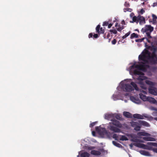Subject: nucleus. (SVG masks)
<instances>
[{"label":"nucleus","instance_id":"f257e3e1","mask_svg":"<svg viewBox=\"0 0 157 157\" xmlns=\"http://www.w3.org/2000/svg\"><path fill=\"white\" fill-rule=\"evenodd\" d=\"M148 42L152 46L151 48V52L149 50L144 49L138 57L139 62L138 64L136 63L130 66L127 70L129 71L130 75L134 79L138 80V84L140 85L141 88L143 89H147L146 84L150 86L154 85L153 82L146 79V77L144 76L143 72L148 71L150 69L149 64H155L157 63V57L156 52V49L153 46L151 40H147Z\"/></svg>","mask_w":157,"mask_h":157},{"label":"nucleus","instance_id":"f03ea898","mask_svg":"<svg viewBox=\"0 0 157 157\" xmlns=\"http://www.w3.org/2000/svg\"><path fill=\"white\" fill-rule=\"evenodd\" d=\"M115 116V114L107 113L105 114V118L112 121L109 123L107 126L108 129L114 132H121V130L117 127L121 128L122 125L118 121L114 118Z\"/></svg>","mask_w":157,"mask_h":157},{"label":"nucleus","instance_id":"7ed1b4c3","mask_svg":"<svg viewBox=\"0 0 157 157\" xmlns=\"http://www.w3.org/2000/svg\"><path fill=\"white\" fill-rule=\"evenodd\" d=\"M134 88L136 91H139V89L136 84L131 82V79H126L122 81L120 83V86L117 88L119 91L130 92L134 90Z\"/></svg>","mask_w":157,"mask_h":157},{"label":"nucleus","instance_id":"20e7f679","mask_svg":"<svg viewBox=\"0 0 157 157\" xmlns=\"http://www.w3.org/2000/svg\"><path fill=\"white\" fill-rule=\"evenodd\" d=\"M96 33H90L88 35L89 38H97L99 36L100 34H103L104 33L105 30L102 27H101L100 25H98L96 28Z\"/></svg>","mask_w":157,"mask_h":157},{"label":"nucleus","instance_id":"39448f33","mask_svg":"<svg viewBox=\"0 0 157 157\" xmlns=\"http://www.w3.org/2000/svg\"><path fill=\"white\" fill-rule=\"evenodd\" d=\"M133 145H134L136 147L144 149H148L149 150H152L154 152L157 153V148H155L152 149L151 147H149L148 146L145 145L143 144L139 143H134L133 144H130L129 145L131 149L132 148Z\"/></svg>","mask_w":157,"mask_h":157},{"label":"nucleus","instance_id":"423d86ee","mask_svg":"<svg viewBox=\"0 0 157 157\" xmlns=\"http://www.w3.org/2000/svg\"><path fill=\"white\" fill-rule=\"evenodd\" d=\"M96 130L99 134L102 137L109 136V133L105 129V128L100 127H96Z\"/></svg>","mask_w":157,"mask_h":157},{"label":"nucleus","instance_id":"0eeeda50","mask_svg":"<svg viewBox=\"0 0 157 157\" xmlns=\"http://www.w3.org/2000/svg\"><path fill=\"white\" fill-rule=\"evenodd\" d=\"M130 99L132 102L136 104H139L141 103L140 100L139 99L138 95L134 96H131L130 97Z\"/></svg>","mask_w":157,"mask_h":157},{"label":"nucleus","instance_id":"6e6552de","mask_svg":"<svg viewBox=\"0 0 157 157\" xmlns=\"http://www.w3.org/2000/svg\"><path fill=\"white\" fill-rule=\"evenodd\" d=\"M131 126L134 128V129L136 131H139L141 128L140 124L138 122L132 121L131 122Z\"/></svg>","mask_w":157,"mask_h":157},{"label":"nucleus","instance_id":"1a4fd4ad","mask_svg":"<svg viewBox=\"0 0 157 157\" xmlns=\"http://www.w3.org/2000/svg\"><path fill=\"white\" fill-rule=\"evenodd\" d=\"M153 27L150 25H146L145 27L143 28L141 30L142 32H151L153 30Z\"/></svg>","mask_w":157,"mask_h":157},{"label":"nucleus","instance_id":"9d476101","mask_svg":"<svg viewBox=\"0 0 157 157\" xmlns=\"http://www.w3.org/2000/svg\"><path fill=\"white\" fill-rule=\"evenodd\" d=\"M79 155L81 157H89L90 156V154L87 152L82 151H80L79 152V155L77 156V157H78Z\"/></svg>","mask_w":157,"mask_h":157},{"label":"nucleus","instance_id":"9b49d317","mask_svg":"<svg viewBox=\"0 0 157 157\" xmlns=\"http://www.w3.org/2000/svg\"><path fill=\"white\" fill-rule=\"evenodd\" d=\"M120 93V92H116V93H115V94L113 95L112 98L114 101H116L119 99L122 100L120 98V97L119 94Z\"/></svg>","mask_w":157,"mask_h":157},{"label":"nucleus","instance_id":"f8f14e48","mask_svg":"<svg viewBox=\"0 0 157 157\" xmlns=\"http://www.w3.org/2000/svg\"><path fill=\"white\" fill-rule=\"evenodd\" d=\"M138 21L140 25H143L145 23V18L143 16H138Z\"/></svg>","mask_w":157,"mask_h":157},{"label":"nucleus","instance_id":"ddd939ff","mask_svg":"<svg viewBox=\"0 0 157 157\" xmlns=\"http://www.w3.org/2000/svg\"><path fill=\"white\" fill-rule=\"evenodd\" d=\"M148 91L150 94L154 95H156L157 94V92L155 89L154 88H149L148 89Z\"/></svg>","mask_w":157,"mask_h":157},{"label":"nucleus","instance_id":"4468645a","mask_svg":"<svg viewBox=\"0 0 157 157\" xmlns=\"http://www.w3.org/2000/svg\"><path fill=\"white\" fill-rule=\"evenodd\" d=\"M138 136H151L150 134L147 133L145 132H139L137 133Z\"/></svg>","mask_w":157,"mask_h":157},{"label":"nucleus","instance_id":"2eb2a0df","mask_svg":"<svg viewBox=\"0 0 157 157\" xmlns=\"http://www.w3.org/2000/svg\"><path fill=\"white\" fill-rule=\"evenodd\" d=\"M139 122L140 125H142L147 127L150 126V125L149 123L146 121L142 120H139Z\"/></svg>","mask_w":157,"mask_h":157},{"label":"nucleus","instance_id":"dca6fc26","mask_svg":"<svg viewBox=\"0 0 157 157\" xmlns=\"http://www.w3.org/2000/svg\"><path fill=\"white\" fill-rule=\"evenodd\" d=\"M133 117L134 118H136L139 119H144V116L142 115L138 114H135L133 115Z\"/></svg>","mask_w":157,"mask_h":157},{"label":"nucleus","instance_id":"f3484780","mask_svg":"<svg viewBox=\"0 0 157 157\" xmlns=\"http://www.w3.org/2000/svg\"><path fill=\"white\" fill-rule=\"evenodd\" d=\"M143 139L145 141H154L156 140L155 138L150 137H144Z\"/></svg>","mask_w":157,"mask_h":157},{"label":"nucleus","instance_id":"a211bd4d","mask_svg":"<svg viewBox=\"0 0 157 157\" xmlns=\"http://www.w3.org/2000/svg\"><path fill=\"white\" fill-rule=\"evenodd\" d=\"M140 154L144 155L146 156H151V155L148 152L145 150H141L140 151Z\"/></svg>","mask_w":157,"mask_h":157},{"label":"nucleus","instance_id":"6ab92c4d","mask_svg":"<svg viewBox=\"0 0 157 157\" xmlns=\"http://www.w3.org/2000/svg\"><path fill=\"white\" fill-rule=\"evenodd\" d=\"M147 101L153 104H156L157 102L156 101L155 98L150 97H148V99Z\"/></svg>","mask_w":157,"mask_h":157},{"label":"nucleus","instance_id":"aec40b11","mask_svg":"<svg viewBox=\"0 0 157 157\" xmlns=\"http://www.w3.org/2000/svg\"><path fill=\"white\" fill-rule=\"evenodd\" d=\"M140 97L141 99L144 101H146L148 99V97L142 94H139Z\"/></svg>","mask_w":157,"mask_h":157},{"label":"nucleus","instance_id":"412c9836","mask_svg":"<svg viewBox=\"0 0 157 157\" xmlns=\"http://www.w3.org/2000/svg\"><path fill=\"white\" fill-rule=\"evenodd\" d=\"M130 22L131 23H133L135 22L136 24H138L139 22L138 16L137 17H136V16L133 17L132 19V21H130Z\"/></svg>","mask_w":157,"mask_h":157},{"label":"nucleus","instance_id":"4be33fe9","mask_svg":"<svg viewBox=\"0 0 157 157\" xmlns=\"http://www.w3.org/2000/svg\"><path fill=\"white\" fill-rule=\"evenodd\" d=\"M145 32L146 33L147 37H143L140 39H148L151 38V32Z\"/></svg>","mask_w":157,"mask_h":157},{"label":"nucleus","instance_id":"5701e85b","mask_svg":"<svg viewBox=\"0 0 157 157\" xmlns=\"http://www.w3.org/2000/svg\"><path fill=\"white\" fill-rule=\"evenodd\" d=\"M131 141L134 142H136V143H144V141L143 140L138 139L136 138H133L131 139Z\"/></svg>","mask_w":157,"mask_h":157},{"label":"nucleus","instance_id":"b1692460","mask_svg":"<svg viewBox=\"0 0 157 157\" xmlns=\"http://www.w3.org/2000/svg\"><path fill=\"white\" fill-rule=\"evenodd\" d=\"M91 154L95 155H99L101 154V153L99 151L95 150L92 151L91 152Z\"/></svg>","mask_w":157,"mask_h":157},{"label":"nucleus","instance_id":"393cba45","mask_svg":"<svg viewBox=\"0 0 157 157\" xmlns=\"http://www.w3.org/2000/svg\"><path fill=\"white\" fill-rule=\"evenodd\" d=\"M152 17L153 18V24H155L157 22V17L154 14L152 15Z\"/></svg>","mask_w":157,"mask_h":157},{"label":"nucleus","instance_id":"a878e982","mask_svg":"<svg viewBox=\"0 0 157 157\" xmlns=\"http://www.w3.org/2000/svg\"><path fill=\"white\" fill-rule=\"evenodd\" d=\"M119 139L122 141H126L128 140L127 137L125 136H120Z\"/></svg>","mask_w":157,"mask_h":157},{"label":"nucleus","instance_id":"bb28decb","mask_svg":"<svg viewBox=\"0 0 157 157\" xmlns=\"http://www.w3.org/2000/svg\"><path fill=\"white\" fill-rule=\"evenodd\" d=\"M113 144L115 146L119 147V148H122V146L120 144L117 143V142L115 141H112Z\"/></svg>","mask_w":157,"mask_h":157},{"label":"nucleus","instance_id":"cd10ccee","mask_svg":"<svg viewBox=\"0 0 157 157\" xmlns=\"http://www.w3.org/2000/svg\"><path fill=\"white\" fill-rule=\"evenodd\" d=\"M123 115L124 116L127 117L129 118L132 117L131 114L128 112H123Z\"/></svg>","mask_w":157,"mask_h":157},{"label":"nucleus","instance_id":"c85d7f7f","mask_svg":"<svg viewBox=\"0 0 157 157\" xmlns=\"http://www.w3.org/2000/svg\"><path fill=\"white\" fill-rule=\"evenodd\" d=\"M138 35L137 34H136L134 33H132L131 36L130 38L131 39L133 38H138Z\"/></svg>","mask_w":157,"mask_h":157},{"label":"nucleus","instance_id":"c756f323","mask_svg":"<svg viewBox=\"0 0 157 157\" xmlns=\"http://www.w3.org/2000/svg\"><path fill=\"white\" fill-rule=\"evenodd\" d=\"M124 26L123 25L121 26L120 25H119L118 26V27L117 28V29L118 31H121L123 29H124Z\"/></svg>","mask_w":157,"mask_h":157},{"label":"nucleus","instance_id":"7c9ffc66","mask_svg":"<svg viewBox=\"0 0 157 157\" xmlns=\"http://www.w3.org/2000/svg\"><path fill=\"white\" fill-rule=\"evenodd\" d=\"M120 136L117 134H114L113 135V137L115 140H118L119 139Z\"/></svg>","mask_w":157,"mask_h":157},{"label":"nucleus","instance_id":"2f4dec72","mask_svg":"<svg viewBox=\"0 0 157 157\" xmlns=\"http://www.w3.org/2000/svg\"><path fill=\"white\" fill-rule=\"evenodd\" d=\"M110 32L114 34H116L117 33V30L115 29H110Z\"/></svg>","mask_w":157,"mask_h":157},{"label":"nucleus","instance_id":"473e14b6","mask_svg":"<svg viewBox=\"0 0 157 157\" xmlns=\"http://www.w3.org/2000/svg\"><path fill=\"white\" fill-rule=\"evenodd\" d=\"M149 109L150 110L153 111H157V109L153 106H150Z\"/></svg>","mask_w":157,"mask_h":157},{"label":"nucleus","instance_id":"72a5a7b5","mask_svg":"<svg viewBox=\"0 0 157 157\" xmlns=\"http://www.w3.org/2000/svg\"><path fill=\"white\" fill-rule=\"evenodd\" d=\"M124 11L126 12V11L131 12L132 11V9L130 8H124Z\"/></svg>","mask_w":157,"mask_h":157},{"label":"nucleus","instance_id":"f704fd0d","mask_svg":"<svg viewBox=\"0 0 157 157\" xmlns=\"http://www.w3.org/2000/svg\"><path fill=\"white\" fill-rule=\"evenodd\" d=\"M97 123V122L96 121V122H93L92 123H91L90 124V127H93V126H94L96 123Z\"/></svg>","mask_w":157,"mask_h":157},{"label":"nucleus","instance_id":"c9c22d12","mask_svg":"<svg viewBox=\"0 0 157 157\" xmlns=\"http://www.w3.org/2000/svg\"><path fill=\"white\" fill-rule=\"evenodd\" d=\"M124 6H125L127 7H129L130 6L128 2H126L124 4Z\"/></svg>","mask_w":157,"mask_h":157},{"label":"nucleus","instance_id":"e433bc0d","mask_svg":"<svg viewBox=\"0 0 157 157\" xmlns=\"http://www.w3.org/2000/svg\"><path fill=\"white\" fill-rule=\"evenodd\" d=\"M130 34V33H126L124 36H123L122 37V38L123 39H124L126 38Z\"/></svg>","mask_w":157,"mask_h":157},{"label":"nucleus","instance_id":"4c0bfd02","mask_svg":"<svg viewBox=\"0 0 157 157\" xmlns=\"http://www.w3.org/2000/svg\"><path fill=\"white\" fill-rule=\"evenodd\" d=\"M125 42V40H119V41L118 42V44H121L124 43Z\"/></svg>","mask_w":157,"mask_h":157},{"label":"nucleus","instance_id":"58836bf2","mask_svg":"<svg viewBox=\"0 0 157 157\" xmlns=\"http://www.w3.org/2000/svg\"><path fill=\"white\" fill-rule=\"evenodd\" d=\"M115 117L117 119H119V120H121V117H120L119 116V115H116V114H115Z\"/></svg>","mask_w":157,"mask_h":157},{"label":"nucleus","instance_id":"ea45409f","mask_svg":"<svg viewBox=\"0 0 157 157\" xmlns=\"http://www.w3.org/2000/svg\"><path fill=\"white\" fill-rule=\"evenodd\" d=\"M152 115L154 116H157V112H154L152 113Z\"/></svg>","mask_w":157,"mask_h":157},{"label":"nucleus","instance_id":"a19ab883","mask_svg":"<svg viewBox=\"0 0 157 157\" xmlns=\"http://www.w3.org/2000/svg\"><path fill=\"white\" fill-rule=\"evenodd\" d=\"M144 12L145 11L143 9H142L140 10V13L143 14L144 13Z\"/></svg>","mask_w":157,"mask_h":157},{"label":"nucleus","instance_id":"79ce46f5","mask_svg":"<svg viewBox=\"0 0 157 157\" xmlns=\"http://www.w3.org/2000/svg\"><path fill=\"white\" fill-rule=\"evenodd\" d=\"M108 24V22H103V26H107Z\"/></svg>","mask_w":157,"mask_h":157},{"label":"nucleus","instance_id":"37998d69","mask_svg":"<svg viewBox=\"0 0 157 157\" xmlns=\"http://www.w3.org/2000/svg\"><path fill=\"white\" fill-rule=\"evenodd\" d=\"M117 41L116 40H113L112 41V43L113 44H114L116 43Z\"/></svg>","mask_w":157,"mask_h":157},{"label":"nucleus","instance_id":"c03bdc74","mask_svg":"<svg viewBox=\"0 0 157 157\" xmlns=\"http://www.w3.org/2000/svg\"><path fill=\"white\" fill-rule=\"evenodd\" d=\"M143 116H144V117L145 118H147L148 117V115L146 114H144L143 115Z\"/></svg>","mask_w":157,"mask_h":157},{"label":"nucleus","instance_id":"a18cd8bd","mask_svg":"<svg viewBox=\"0 0 157 157\" xmlns=\"http://www.w3.org/2000/svg\"><path fill=\"white\" fill-rule=\"evenodd\" d=\"M144 40H135L136 42L138 43H140L143 41Z\"/></svg>","mask_w":157,"mask_h":157},{"label":"nucleus","instance_id":"49530a36","mask_svg":"<svg viewBox=\"0 0 157 157\" xmlns=\"http://www.w3.org/2000/svg\"><path fill=\"white\" fill-rule=\"evenodd\" d=\"M152 146H154V147H157V143L153 142L152 145Z\"/></svg>","mask_w":157,"mask_h":157},{"label":"nucleus","instance_id":"de8ad7c7","mask_svg":"<svg viewBox=\"0 0 157 157\" xmlns=\"http://www.w3.org/2000/svg\"><path fill=\"white\" fill-rule=\"evenodd\" d=\"M152 6L153 7L157 6V2L154 3Z\"/></svg>","mask_w":157,"mask_h":157},{"label":"nucleus","instance_id":"09e8293b","mask_svg":"<svg viewBox=\"0 0 157 157\" xmlns=\"http://www.w3.org/2000/svg\"><path fill=\"white\" fill-rule=\"evenodd\" d=\"M153 143V142H148L147 144V145L149 146H152Z\"/></svg>","mask_w":157,"mask_h":157},{"label":"nucleus","instance_id":"8fccbe9b","mask_svg":"<svg viewBox=\"0 0 157 157\" xmlns=\"http://www.w3.org/2000/svg\"><path fill=\"white\" fill-rule=\"evenodd\" d=\"M145 44V46L146 47V48H150V46H148L147 45V43H144Z\"/></svg>","mask_w":157,"mask_h":157},{"label":"nucleus","instance_id":"3c124183","mask_svg":"<svg viewBox=\"0 0 157 157\" xmlns=\"http://www.w3.org/2000/svg\"><path fill=\"white\" fill-rule=\"evenodd\" d=\"M112 24H109L108 25V28H110L112 26Z\"/></svg>","mask_w":157,"mask_h":157},{"label":"nucleus","instance_id":"603ef678","mask_svg":"<svg viewBox=\"0 0 157 157\" xmlns=\"http://www.w3.org/2000/svg\"><path fill=\"white\" fill-rule=\"evenodd\" d=\"M92 135H93V136H95V132H94V131H93L92 132Z\"/></svg>","mask_w":157,"mask_h":157},{"label":"nucleus","instance_id":"864d4df0","mask_svg":"<svg viewBox=\"0 0 157 157\" xmlns=\"http://www.w3.org/2000/svg\"><path fill=\"white\" fill-rule=\"evenodd\" d=\"M121 23L123 25H125V22L124 21V20H123L121 22Z\"/></svg>","mask_w":157,"mask_h":157},{"label":"nucleus","instance_id":"5fc2aeb1","mask_svg":"<svg viewBox=\"0 0 157 157\" xmlns=\"http://www.w3.org/2000/svg\"><path fill=\"white\" fill-rule=\"evenodd\" d=\"M118 23H116V24H115V26L117 28L118 27Z\"/></svg>","mask_w":157,"mask_h":157},{"label":"nucleus","instance_id":"6e6d98bb","mask_svg":"<svg viewBox=\"0 0 157 157\" xmlns=\"http://www.w3.org/2000/svg\"><path fill=\"white\" fill-rule=\"evenodd\" d=\"M154 119L157 121V117H155L154 118Z\"/></svg>","mask_w":157,"mask_h":157},{"label":"nucleus","instance_id":"4d7b16f0","mask_svg":"<svg viewBox=\"0 0 157 157\" xmlns=\"http://www.w3.org/2000/svg\"><path fill=\"white\" fill-rule=\"evenodd\" d=\"M124 102H125V103H126V102H127V100H124Z\"/></svg>","mask_w":157,"mask_h":157},{"label":"nucleus","instance_id":"13d9d810","mask_svg":"<svg viewBox=\"0 0 157 157\" xmlns=\"http://www.w3.org/2000/svg\"><path fill=\"white\" fill-rule=\"evenodd\" d=\"M143 92L145 94H146V92L145 91H143Z\"/></svg>","mask_w":157,"mask_h":157},{"label":"nucleus","instance_id":"bf43d9fd","mask_svg":"<svg viewBox=\"0 0 157 157\" xmlns=\"http://www.w3.org/2000/svg\"><path fill=\"white\" fill-rule=\"evenodd\" d=\"M144 2L142 3V4L143 5H144Z\"/></svg>","mask_w":157,"mask_h":157},{"label":"nucleus","instance_id":"052dcab7","mask_svg":"<svg viewBox=\"0 0 157 157\" xmlns=\"http://www.w3.org/2000/svg\"><path fill=\"white\" fill-rule=\"evenodd\" d=\"M128 94L126 93V94H125V95L127 96V95H128Z\"/></svg>","mask_w":157,"mask_h":157},{"label":"nucleus","instance_id":"680f3d73","mask_svg":"<svg viewBox=\"0 0 157 157\" xmlns=\"http://www.w3.org/2000/svg\"><path fill=\"white\" fill-rule=\"evenodd\" d=\"M138 46H140V44H138Z\"/></svg>","mask_w":157,"mask_h":157},{"label":"nucleus","instance_id":"e2e57ef3","mask_svg":"<svg viewBox=\"0 0 157 157\" xmlns=\"http://www.w3.org/2000/svg\"><path fill=\"white\" fill-rule=\"evenodd\" d=\"M88 149H91L90 148V147H89L88 148Z\"/></svg>","mask_w":157,"mask_h":157},{"label":"nucleus","instance_id":"0e129e2a","mask_svg":"<svg viewBox=\"0 0 157 157\" xmlns=\"http://www.w3.org/2000/svg\"><path fill=\"white\" fill-rule=\"evenodd\" d=\"M132 43H133V42H134V41H133V40H132Z\"/></svg>","mask_w":157,"mask_h":157},{"label":"nucleus","instance_id":"69168bd1","mask_svg":"<svg viewBox=\"0 0 157 157\" xmlns=\"http://www.w3.org/2000/svg\"><path fill=\"white\" fill-rule=\"evenodd\" d=\"M110 40H109V42H110Z\"/></svg>","mask_w":157,"mask_h":157},{"label":"nucleus","instance_id":"338daca9","mask_svg":"<svg viewBox=\"0 0 157 157\" xmlns=\"http://www.w3.org/2000/svg\"><path fill=\"white\" fill-rule=\"evenodd\" d=\"M156 104H157V102H156Z\"/></svg>","mask_w":157,"mask_h":157},{"label":"nucleus","instance_id":"774afa93","mask_svg":"<svg viewBox=\"0 0 157 157\" xmlns=\"http://www.w3.org/2000/svg\"><path fill=\"white\" fill-rule=\"evenodd\" d=\"M131 156H130L129 155V157H131Z\"/></svg>","mask_w":157,"mask_h":157}]
</instances>
